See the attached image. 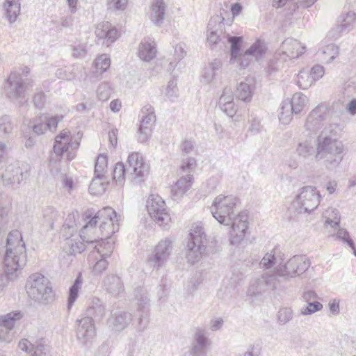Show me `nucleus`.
Instances as JSON below:
<instances>
[{"label":"nucleus","instance_id":"f257e3e1","mask_svg":"<svg viewBox=\"0 0 356 356\" xmlns=\"http://www.w3.org/2000/svg\"><path fill=\"white\" fill-rule=\"evenodd\" d=\"M238 199L234 195H218L213 202L210 210L218 222L226 226H231L229 234L231 243H240L245 235L248 227V214L245 211L238 212L236 209Z\"/></svg>","mask_w":356,"mask_h":356},{"label":"nucleus","instance_id":"f03ea898","mask_svg":"<svg viewBox=\"0 0 356 356\" xmlns=\"http://www.w3.org/2000/svg\"><path fill=\"white\" fill-rule=\"evenodd\" d=\"M26 246L18 230L11 231L7 238L4 270L9 280H14L25 266Z\"/></svg>","mask_w":356,"mask_h":356},{"label":"nucleus","instance_id":"7ed1b4c3","mask_svg":"<svg viewBox=\"0 0 356 356\" xmlns=\"http://www.w3.org/2000/svg\"><path fill=\"white\" fill-rule=\"evenodd\" d=\"M30 70L24 66L19 70L12 71L4 83V92L6 96L20 106L26 104V92L32 87L33 81L29 77Z\"/></svg>","mask_w":356,"mask_h":356},{"label":"nucleus","instance_id":"20e7f679","mask_svg":"<svg viewBox=\"0 0 356 356\" xmlns=\"http://www.w3.org/2000/svg\"><path fill=\"white\" fill-rule=\"evenodd\" d=\"M346 149L341 141L330 136L318 138V146L314 159L318 161L324 159L325 165L329 170H334L341 163Z\"/></svg>","mask_w":356,"mask_h":356},{"label":"nucleus","instance_id":"39448f33","mask_svg":"<svg viewBox=\"0 0 356 356\" xmlns=\"http://www.w3.org/2000/svg\"><path fill=\"white\" fill-rule=\"evenodd\" d=\"M310 261L304 255H295L286 263L282 262L275 270H272L276 278L280 281L282 288L291 279L298 277L308 270Z\"/></svg>","mask_w":356,"mask_h":356},{"label":"nucleus","instance_id":"423d86ee","mask_svg":"<svg viewBox=\"0 0 356 356\" xmlns=\"http://www.w3.org/2000/svg\"><path fill=\"white\" fill-rule=\"evenodd\" d=\"M227 42L231 44V61L240 59L241 65L243 67H247L250 61V57L258 60L264 56L266 50L265 42L261 40H257L245 51L243 54L240 55V58H238V54L242 43V38L238 36H232L227 35Z\"/></svg>","mask_w":356,"mask_h":356},{"label":"nucleus","instance_id":"0eeeda50","mask_svg":"<svg viewBox=\"0 0 356 356\" xmlns=\"http://www.w3.org/2000/svg\"><path fill=\"white\" fill-rule=\"evenodd\" d=\"M26 287L29 296L36 302L45 303L54 298L49 280L40 273L31 275L27 280Z\"/></svg>","mask_w":356,"mask_h":356},{"label":"nucleus","instance_id":"6e6552de","mask_svg":"<svg viewBox=\"0 0 356 356\" xmlns=\"http://www.w3.org/2000/svg\"><path fill=\"white\" fill-rule=\"evenodd\" d=\"M207 236L200 222L192 225L190 238L187 244L186 254L188 262L193 264L197 262L205 252Z\"/></svg>","mask_w":356,"mask_h":356},{"label":"nucleus","instance_id":"1a4fd4ad","mask_svg":"<svg viewBox=\"0 0 356 356\" xmlns=\"http://www.w3.org/2000/svg\"><path fill=\"white\" fill-rule=\"evenodd\" d=\"M282 289L280 281L272 270L266 271L257 278L252 280L247 290V296L254 302L258 300L268 290Z\"/></svg>","mask_w":356,"mask_h":356},{"label":"nucleus","instance_id":"9d476101","mask_svg":"<svg viewBox=\"0 0 356 356\" xmlns=\"http://www.w3.org/2000/svg\"><path fill=\"white\" fill-rule=\"evenodd\" d=\"M195 166L196 160L194 158L190 157L183 160L179 172L181 176L171 189L174 200L181 197L191 187L193 179L191 172Z\"/></svg>","mask_w":356,"mask_h":356},{"label":"nucleus","instance_id":"9b49d317","mask_svg":"<svg viewBox=\"0 0 356 356\" xmlns=\"http://www.w3.org/2000/svg\"><path fill=\"white\" fill-rule=\"evenodd\" d=\"M120 216L118 215L115 211L110 207H106L98 211L95 216L92 218L83 227L82 234L83 240L92 241V239L85 235L88 229L97 230V224L100 222L101 229H106V226L112 227V222H119Z\"/></svg>","mask_w":356,"mask_h":356},{"label":"nucleus","instance_id":"f8f14e48","mask_svg":"<svg viewBox=\"0 0 356 356\" xmlns=\"http://www.w3.org/2000/svg\"><path fill=\"white\" fill-rule=\"evenodd\" d=\"M307 102L306 95L300 92L295 93L291 99L284 100L280 108L279 119L284 124H288L293 115H298Z\"/></svg>","mask_w":356,"mask_h":356},{"label":"nucleus","instance_id":"ddd939ff","mask_svg":"<svg viewBox=\"0 0 356 356\" xmlns=\"http://www.w3.org/2000/svg\"><path fill=\"white\" fill-rule=\"evenodd\" d=\"M137 301L138 330L143 332L148 325L149 316V299L144 287L138 286L134 291Z\"/></svg>","mask_w":356,"mask_h":356},{"label":"nucleus","instance_id":"4468645a","mask_svg":"<svg viewBox=\"0 0 356 356\" xmlns=\"http://www.w3.org/2000/svg\"><path fill=\"white\" fill-rule=\"evenodd\" d=\"M321 195L315 187L307 186L301 188L297 196L296 211L299 213H309L319 204Z\"/></svg>","mask_w":356,"mask_h":356},{"label":"nucleus","instance_id":"2eb2a0df","mask_svg":"<svg viewBox=\"0 0 356 356\" xmlns=\"http://www.w3.org/2000/svg\"><path fill=\"white\" fill-rule=\"evenodd\" d=\"M149 216L159 225H168L170 220L163 200L158 195H151L146 202Z\"/></svg>","mask_w":356,"mask_h":356},{"label":"nucleus","instance_id":"dca6fc26","mask_svg":"<svg viewBox=\"0 0 356 356\" xmlns=\"http://www.w3.org/2000/svg\"><path fill=\"white\" fill-rule=\"evenodd\" d=\"M127 174L130 175L136 183L143 181V177L148 174L149 166L144 162L138 152L131 153L127 159Z\"/></svg>","mask_w":356,"mask_h":356},{"label":"nucleus","instance_id":"f3484780","mask_svg":"<svg viewBox=\"0 0 356 356\" xmlns=\"http://www.w3.org/2000/svg\"><path fill=\"white\" fill-rule=\"evenodd\" d=\"M172 249V241L170 238L161 240L148 257L147 263L155 268L162 267L168 260Z\"/></svg>","mask_w":356,"mask_h":356},{"label":"nucleus","instance_id":"a211bd4d","mask_svg":"<svg viewBox=\"0 0 356 356\" xmlns=\"http://www.w3.org/2000/svg\"><path fill=\"white\" fill-rule=\"evenodd\" d=\"M141 114L138 140L140 143H145L151 135L152 125L156 122V115L154 107L149 104L143 107Z\"/></svg>","mask_w":356,"mask_h":356},{"label":"nucleus","instance_id":"6ab92c4d","mask_svg":"<svg viewBox=\"0 0 356 356\" xmlns=\"http://www.w3.org/2000/svg\"><path fill=\"white\" fill-rule=\"evenodd\" d=\"M330 109L327 106L319 104L308 115L305 127L311 133H316L322 125V122L329 115Z\"/></svg>","mask_w":356,"mask_h":356},{"label":"nucleus","instance_id":"aec40b11","mask_svg":"<svg viewBox=\"0 0 356 356\" xmlns=\"http://www.w3.org/2000/svg\"><path fill=\"white\" fill-rule=\"evenodd\" d=\"M76 328L77 340L84 346L91 343L95 337V326L90 316H84L78 319Z\"/></svg>","mask_w":356,"mask_h":356},{"label":"nucleus","instance_id":"412c9836","mask_svg":"<svg viewBox=\"0 0 356 356\" xmlns=\"http://www.w3.org/2000/svg\"><path fill=\"white\" fill-rule=\"evenodd\" d=\"M97 43L109 47L118 38V29L108 22L99 23L95 29Z\"/></svg>","mask_w":356,"mask_h":356},{"label":"nucleus","instance_id":"4be33fe9","mask_svg":"<svg viewBox=\"0 0 356 356\" xmlns=\"http://www.w3.org/2000/svg\"><path fill=\"white\" fill-rule=\"evenodd\" d=\"M79 146V143L73 139L70 131L63 129L56 138L54 145V152L58 156H62L70 149L74 150Z\"/></svg>","mask_w":356,"mask_h":356},{"label":"nucleus","instance_id":"5701e85b","mask_svg":"<svg viewBox=\"0 0 356 356\" xmlns=\"http://www.w3.org/2000/svg\"><path fill=\"white\" fill-rule=\"evenodd\" d=\"M81 234L82 229H81L80 234L79 236L80 240H77V238H72V236H70L69 238H65L66 241L65 243V249L66 252H69L71 254L81 253L83 251L86 250V244L87 245H91L94 248L93 245H97V238L91 234L90 230H88L87 234L86 233L85 235L92 238V241H87L86 240H83V237H81Z\"/></svg>","mask_w":356,"mask_h":356},{"label":"nucleus","instance_id":"b1692460","mask_svg":"<svg viewBox=\"0 0 356 356\" xmlns=\"http://www.w3.org/2000/svg\"><path fill=\"white\" fill-rule=\"evenodd\" d=\"M94 249L99 254L101 259H99L94 265L92 271L95 274H99L104 271L108 266L106 259L113 252V244L110 242L102 241L99 244L95 245Z\"/></svg>","mask_w":356,"mask_h":356},{"label":"nucleus","instance_id":"393cba45","mask_svg":"<svg viewBox=\"0 0 356 356\" xmlns=\"http://www.w3.org/2000/svg\"><path fill=\"white\" fill-rule=\"evenodd\" d=\"M209 339L207 333L204 329H197L192 343L191 354L192 356H208L207 348Z\"/></svg>","mask_w":356,"mask_h":356},{"label":"nucleus","instance_id":"a878e982","mask_svg":"<svg viewBox=\"0 0 356 356\" xmlns=\"http://www.w3.org/2000/svg\"><path fill=\"white\" fill-rule=\"evenodd\" d=\"M306 47L292 38L285 39L280 48L282 54L290 59L298 58L305 51Z\"/></svg>","mask_w":356,"mask_h":356},{"label":"nucleus","instance_id":"bb28decb","mask_svg":"<svg viewBox=\"0 0 356 356\" xmlns=\"http://www.w3.org/2000/svg\"><path fill=\"white\" fill-rule=\"evenodd\" d=\"M167 6L164 0H153L147 13L150 21L156 26H161L164 22Z\"/></svg>","mask_w":356,"mask_h":356},{"label":"nucleus","instance_id":"cd10ccee","mask_svg":"<svg viewBox=\"0 0 356 356\" xmlns=\"http://www.w3.org/2000/svg\"><path fill=\"white\" fill-rule=\"evenodd\" d=\"M132 320L130 313L119 311L115 312L108 320L109 327L115 332H120L126 328Z\"/></svg>","mask_w":356,"mask_h":356},{"label":"nucleus","instance_id":"c85d7f7f","mask_svg":"<svg viewBox=\"0 0 356 356\" xmlns=\"http://www.w3.org/2000/svg\"><path fill=\"white\" fill-rule=\"evenodd\" d=\"M26 170L24 171L18 163L8 165L5 171L2 173L1 177L4 182L8 184H19L24 179Z\"/></svg>","mask_w":356,"mask_h":356},{"label":"nucleus","instance_id":"c756f323","mask_svg":"<svg viewBox=\"0 0 356 356\" xmlns=\"http://www.w3.org/2000/svg\"><path fill=\"white\" fill-rule=\"evenodd\" d=\"M284 254L279 250L273 249L264 254L259 262V266L261 268L266 270L275 267L273 269L275 270L280 264H282V262L284 261Z\"/></svg>","mask_w":356,"mask_h":356},{"label":"nucleus","instance_id":"7c9ffc66","mask_svg":"<svg viewBox=\"0 0 356 356\" xmlns=\"http://www.w3.org/2000/svg\"><path fill=\"white\" fill-rule=\"evenodd\" d=\"M303 300L307 302V306L301 309L303 315H310L321 310L323 305L318 301V295L313 290H308L302 295Z\"/></svg>","mask_w":356,"mask_h":356},{"label":"nucleus","instance_id":"2f4dec72","mask_svg":"<svg viewBox=\"0 0 356 356\" xmlns=\"http://www.w3.org/2000/svg\"><path fill=\"white\" fill-rule=\"evenodd\" d=\"M106 290L114 296L119 295L124 289L121 278L114 274L108 275L103 280Z\"/></svg>","mask_w":356,"mask_h":356},{"label":"nucleus","instance_id":"473e14b6","mask_svg":"<svg viewBox=\"0 0 356 356\" xmlns=\"http://www.w3.org/2000/svg\"><path fill=\"white\" fill-rule=\"evenodd\" d=\"M156 47L154 41H142L138 47V56L143 60L149 61L156 56Z\"/></svg>","mask_w":356,"mask_h":356},{"label":"nucleus","instance_id":"72a5a7b5","mask_svg":"<svg viewBox=\"0 0 356 356\" xmlns=\"http://www.w3.org/2000/svg\"><path fill=\"white\" fill-rule=\"evenodd\" d=\"M105 314V308L101 301L96 298L91 301L90 304L86 309L84 315L90 316L93 320H100Z\"/></svg>","mask_w":356,"mask_h":356},{"label":"nucleus","instance_id":"f704fd0d","mask_svg":"<svg viewBox=\"0 0 356 356\" xmlns=\"http://www.w3.org/2000/svg\"><path fill=\"white\" fill-rule=\"evenodd\" d=\"M21 0H6L4 9L6 18L10 24L14 23L20 14Z\"/></svg>","mask_w":356,"mask_h":356},{"label":"nucleus","instance_id":"c9c22d12","mask_svg":"<svg viewBox=\"0 0 356 356\" xmlns=\"http://www.w3.org/2000/svg\"><path fill=\"white\" fill-rule=\"evenodd\" d=\"M119 229L118 222H112V227L106 226V229H101L99 227L97 228V230L95 229H89L90 232L93 236H95L97 239V244L101 243L103 241V238H110L111 236L115 232H118Z\"/></svg>","mask_w":356,"mask_h":356},{"label":"nucleus","instance_id":"e433bc0d","mask_svg":"<svg viewBox=\"0 0 356 356\" xmlns=\"http://www.w3.org/2000/svg\"><path fill=\"white\" fill-rule=\"evenodd\" d=\"M339 48L334 44H329L323 47L318 52V58L325 63H330L338 56Z\"/></svg>","mask_w":356,"mask_h":356},{"label":"nucleus","instance_id":"4c0bfd02","mask_svg":"<svg viewBox=\"0 0 356 356\" xmlns=\"http://www.w3.org/2000/svg\"><path fill=\"white\" fill-rule=\"evenodd\" d=\"M222 67V62L219 59H214L209 65L204 69L203 74V79L207 83L212 82L216 76L220 72Z\"/></svg>","mask_w":356,"mask_h":356},{"label":"nucleus","instance_id":"58836bf2","mask_svg":"<svg viewBox=\"0 0 356 356\" xmlns=\"http://www.w3.org/2000/svg\"><path fill=\"white\" fill-rule=\"evenodd\" d=\"M234 95L237 99L244 102H250L252 95V89L250 84L246 81L241 82L237 85Z\"/></svg>","mask_w":356,"mask_h":356},{"label":"nucleus","instance_id":"ea45409f","mask_svg":"<svg viewBox=\"0 0 356 356\" xmlns=\"http://www.w3.org/2000/svg\"><path fill=\"white\" fill-rule=\"evenodd\" d=\"M108 185V182L104 178V176H95V178L90 182L88 191L92 195H100L106 191Z\"/></svg>","mask_w":356,"mask_h":356},{"label":"nucleus","instance_id":"a19ab883","mask_svg":"<svg viewBox=\"0 0 356 356\" xmlns=\"http://www.w3.org/2000/svg\"><path fill=\"white\" fill-rule=\"evenodd\" d=\"M75 214L70 213L65 219V221L61 229L63 237L67 238L73 236V233L76 231V225L75 221Z\"/></svg>","mask_w":356,"mask_h":356},{"label":"nucleus","instance_id":"79ce46f5","mask_svg":"<svg viewBox=\"0 0 356 356\" xmlns=\"http://www.w3.org/2000/svg\"><path fill=\"white\" fill-rule=\"evenodd\" d=\"M296 152L300 156L308 159L310 156H314V154L316 155V148L312 142L307 140L298 145Z\"/></svg>","mask_w":356,"mask_h":356},{"label":"nucleus","instance_id":"37998d69","mask_svg":"<svg viewBox=\"0 0 356 356\" xmlns=\"http://www.w3.org/2000/svg\"><path fill=\"white\" fill-rule=\"evenodd\" d=\"M22 318L20 312H10L0 318V327L5 329L13 330L16 321Z\"/></svg>","mask_w":356,"mask_h":356},{"label":"nucleus","instance_id":"c03bdc74","mask_svg":"<svg viewBox=\"0 0 356 356\" xmlns=\"http://www.w3.org/2000/svg\"><path fill=\"white\" fill-rule=\"evenodd\" d=\"M325 218L326 225H330L332 227H339L340 222V216L338 210L334 208H328L323 213Z\"/></svg>","mask_w":356,"mask_h":356},{"label":"nucleus","instance_id":"a18cd8bd","mask_svg":"<svg viewBox=\"0 0 356 356\" xmlns=\"http://www.w3.org/2000/svg\"><path fill=\"white\" fill-rule=\"evenodd\" d=\"M81 285H82L81 275L79 274L76 277L73 284L70 286V288L69 289V297H68V302H67V305H68L69 308L72 306V305L76 300V298L79 296V289H81Z\"/></svg>","mask_w":356,"mask_h":356},{"label":"nucleus","instance_id":"49530a36","mask_svg":"<svg viewBox=\"0 0 356 356\" xmlns=\"http://www.w3.org/2000/svg\"><path fill=\"white\" fill-rule=\"evenodd\" d=\"M356 20V14L354 12H348L341 17L340 24L337 25V29L340 31H349L352 29Z\"/></svg>","mask_w":356,"mask_h":356},{"label":"nucleus","instance_id":"de8ad7c7","mask_svg":"<svg viewBox=\"0 0 356 356\" xmlns=\"http://www.w3.org/2000/svg\"><path fill=\"white\" fill-rule=\"evenodd\" d=\"M129 5V0H106L108 10L113 12H123Z\"/></svg>","mask_w":356,"mask_h":356},{"label":"nucleus","instance_id":"09e8293b","mask_svg":"<svg viewBox=\"0 0 356 356\" xmlns=\"http://www.w3.org/2000/svg\"><path fill=\"white\" fill-rule=\"evenodd\" d=\"M31 350L33 351L31 356H46L49 351V346L47 345L46 341L41 339L35 344H33Z\"/></svg>","mask_w":356,"mask_h":356},{"label":"nucleus","instance_id":"8fccbe9b","mask_svg":"<svg viewBox=\"0 0 356 356\" xmlns=\"http://www.w3.org/2000/svg\"><path fill=\"white\" fill-rule=\"evenodd\" d=\"M127 173V168H126L123 163L118 162L115 164L113 170V179L122 184L124 180L125 173Z\"/></svg>","mask_w":356,"mask_h":356},{"label":"nucleus","instance_id":"3c124183","mask_svg":"<svg viewBox=\"0 0 356 356\" xmlns=\"http://www.w3.org/2000/svg\"><path fill=\"white\" fill-rule=\"evenodd\" d=\"M107 168V157L104 154H99L95 166V176H104Z\"/></svg>","mask_w":356,"mask_h":356},{"label":"nucleus","instance_id":"603ef678","mask_svg":"<svg viewBox=\"0 0 356 356\" xmlns=\"http://www.w3.org/2000/svg\"><path fill=\"white\" fill-rule=\"evenodd\" d=\"M110 58L106 54L97 57L95 61V67L101 73L106 72L110 67Z\"/></svg>","mask_w":356,"mask_h":356},{"label":"nucleus","instance_id":"864d4df0","mask_svg":"<svg viewBox=\"0 0 356 356\" xmlns=\"http://www.w3.org/2000/svg\"><path fill=\"white\" fill-rule=\"evenodd\" d=\"M31 123L33 124V131L37 135L43 134L48 130L43 116L33 119Z\"/></svg>","mask_w":356,"mask_h":356},{"label":"nucleus","instance_id":"5fc2aeb1","mask_svg":"<svg viewBox=\"0 0 356 356\" xmlns=\"http://www.w3.org/2000/svg\"><path fill=\"white\" fill-rule=\"evenodd\" d=\"M186 52L181 45H177L175 48V61H171L168 67V70L173 72L177 66V64L186 56Z\"/></svg>","mask_w":356,"mask_h":356},{"label":"nucleus","instance_id":"6e6d98bb","mask_svg":"<svg viewBox=\"0 0 356 356\" xmlns=\"http://www.w3.org/2000/svg\"><path fill=\"white\" fill-rule=\"evenodd\" d=\"M340 131V127L338 124L333 123V124H329L326 125L324 129H323L321 135L318 136L319 138H324L326 136H330L333 138L334 136H336L338 131Z\"/></svg>","mask_w":356,"mask_h":356},{"label":"nucleus","instance_id":"4d7b16f0","mask_svg":"<svg viewBox=\"0 0 356 356\" xmlns=\"http://www.w3.org/2000/svg\"><path fill=\"white\" fill-rule=\"evenodd\" d=\"M42 213L44 218L49 223L53 222L60 217V215L56 209L51 206H48L44 208Z\"/></svg>","mask_w":356,"mask_h":356},{"label":"nucleus","instance_id":"13d9d810","mask_svg":"<svg viewBox=\"0 0 356 356\" xmlns=\"http://www.w3.org/2000/svg\"><path fill=\"white\" fill-rule=\"evenodd\" d=\"M44 122H46L48 130L55 131L58 126V122H61L63 119V115H55L49 117L47 115L43 116Z\"/></svg>","mask_w":356,"mask_h":356},{"label":"nucleus","instance_id":"bf43d9fd","mask_svg":"<svg viewBox=\"0 0 356 356\" xmlns=\"http://www.w3.org/2000/svg\"><path fill=\"white\" fill-rule=\"evenodd\" d=\"M293 318V311L291 308L284 307L278 312V321L282 324H285Z\"/></svg>","mask_w":356,"mask_h":356},{"label":"nucleus","instance_id":"052dcab7","mask_svg":"<svg viewBox=\"0 0 356 356\" xmlns=\"http://www.w3.org/2000/svg\"><path fill=\"white\" fill-rule=\"evenodd\" d=\"M336 236L339 239H341L343 242L346 243L348 245V246H350L354 250V254L356 255V250L355 248L354 242L350 238L349 234L346 229H339L337 232Z\"/></svg>","mask_w":356,"mask_h":356},{"label":"nucleus","instance_id":"680f3d73","mask_svg":"<svg viewBox=\"0 0 356 356\" xmlns=\"http://www.w3.org/2000/svg\"><path fill=\"white\" fill-rule=\"evenodd\" d=\"M166 96L169 98V99L172 102H174L177 99V82L176 80H170L166 88Z\"/></svg>","mask_w":356,"mask_h":356},{"label":"nucleus","instance_id":"e2e57ef3","mask_svg":"<svg viewBox=\"0 0 356 356\" xmlns=\"http://www.w3.org/2000/svg\"><path fill=\"white\" fill-rule=\"evenodd\" d=\"M211 26V23H209V29L207 31V43L209 44L210 47H212V46L216 44L218 41H220L222 40L220 34L218 33L216 31H212L209 28Z\"/></svg>","mask_w":356,"mask_h":356},{"label":"nucleus","instance_id":"0e129e2a","mask_svg":"<svg viewBox=\"0 0 356 356\" xmlns=\"http://www.w3.org/2000/svg\"><path fill=\"white\" fill-rule=\"evenodd\" d=\"M234 102V96L232 91L229 88H225L223 90L222 95L220 96L218 104L223 105L225 103Z\"/></svg>","mask_w":356,"mask_h":356},{"label":"nucleus","instance_id":"69168bd1","mask_svg":"<svg viewBox=\"0 0 356 356\" xmlns=\"http://www.w3.org/2000/svg\"><path fill=\"white\" fill-rule=\"evenodd\" d=\"M110 88L106 83H102L97 90V95L99 100L104 101L109 97Z\"/></svg>","mask_w":356,"mask_h":356},{"label":"nucleus","instance_id":"338daca9","mask_svg":"<svg viewBox=\"0 0 356 356\" xmlns=\"http://www.w3.org/2000/svg\"><path fill=\"white\" fill-rule=\"evenodd\" d=\"M324 74V68L323 66L320 65H314L312 70L310 73L311 76V82L316 81L321 79Z\"/></svg>","mask_w":356,"mask_h":356},{"label":"nucleus","instance_id":"774afa93","mask_svg":"<svg viewBox=\"0 0 356 356\" xmlns=\"http://www.w3.org/2000/svg\"><path fill=\"white\" fill-rule=\"evenodd\" d=\"M87 53L86 46L83 44H79L73 47L72 55L75 58H82L85 57Z\"/></svg>","mask_w":356,"mask_h":356}]
</instances>
